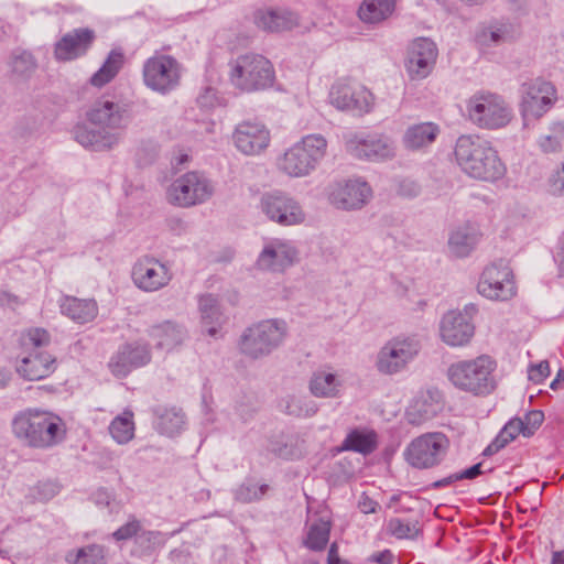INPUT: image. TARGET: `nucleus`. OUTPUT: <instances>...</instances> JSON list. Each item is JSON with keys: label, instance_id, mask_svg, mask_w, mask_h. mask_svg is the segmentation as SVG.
<instances>
[{"label": "nucleus", "instance_id": "nucleus-1", "mask_svg": "<svg viewBox=\"0 0 564 564\" xmlns=\"http://www.w3.org/2000/svg\"><path fill=\"white\" fill-rule=\"evenodd\" d=\"M86 118L99 129H89L85 124H78L74 128L73 133L80 145L94 151L108 150L117 145L122 130L129 121L126 106L109 99L95 101L86 112Z\"/></svg>", "mask_w": 564, "mask_h": 564}, {"label": "nucleus", "instance_id": "nucleus-2", "mask_svg": "<svg viewBox=\"0 0 564 564\" xmlns=\"http://www.w3.org/2000/svg\"><path fill=\"white\" fill-rule=\"evenodd\" d=\"M14 437L23 445L46 449L58 444L65 435L63 420L45 410L29 408L15 413L11 422Z\"/></svg>", "mask_w": 564, "mask_h": 564}, {"label": "nucleus", "instance_id": "nucleus-3", "mask_svg": "<svg viewBox=\"0 0 564 564\" xmlns=\"http://www.w3.org/2000/svg\"><path fill=\"white\" fill-rule=\"evenodd\" d=\"M454 153L460 169L475 180L496 182L506 173L498 152L479 137L460 135Z\"/></svg>", "mask_w": 564, "mask_h": 564}, {"label": "nucleus", "instance_id": "nucleus-4", "mask_svg": "<svg viewBox=\"0 0 564 564\" xmlns=\"http://www.w3.org/2000/svg\"><path fill=\"white\" fill-rule=\"evenodd\" d=\"M51 335L44 328H31L20 336L22 352L17 372L25 380L37 381L50 377L56 369V358L45 350Z\"/></svg>", "mask_w": 564, "mask_h": 564}, {"label": "nucleus", "instance_id": "nucleus-5", "mask_svg": "<svg viewBox=\"0 0 564 564\" xmlns=\"http://www.w3.org/2000/svg\"><path fill=\"white\" fill-rule=\"evenodd\" d=\"M228 79L241 93H256L271 88L275 70L269 58L262 54L248 52L228 62Z\"/></svg>", "mask_w": 564, "mask_h": 564}, {"label": "nucleus", "instance_id": "nucleus-6", "mask_svg": "<svg viewBox=\"0 0 564 564\" xmlns=\"http://www.w3.org/2000/svg\"><path fill=\"white\" fill-rule=\"evenodd\" d=\"M497 362L488 355L453 362L447 370L449 381L459 390L475 395H487L496 387Z\"/></svg>", "mask_w": 564, "mask_h": 564}, {"label": "nucleus", "instance_id": "nucleus-7", "mask_svg": "<svg viewBox=\"0 0 564 564\" xmlns=\"http://www.w3.org/2000/svg\"><path fill=\"white\" fill-rule=\"evenodd\" d=\"M327 153L322 134H307L289 148L278 160V167L290 177H305L317 169Z\"/></svg>", "mask_w": 564, "mask_h": 564}, {"label": "nucleus", "instance_id": "nucleus-8", "mask_svg": "<svg viewBox=\"0 0 564 564\" xmlns=\"http://www.w3.org/2000/svg\"><path fill=\"white\" fill-rule=\"evenodd\" d=\"M288 325L283 319H265L247 327L240 336L239 351L250 359L269 356L285 339Z\"/></svg>", "mask_w": 564, "mask_h": 564}, {"label": "nucleus", "instance_id": "nucleus-9", "mask_svg": "<svg viewBox=\"0 0 564 564\" xmlns=\"http://www.w3.org/2000/svg\"><path fill=\"white\" fill-rule=\"evenodd\" d=\"M468 118L473 124L485 130H498L507 127L513 112L505 98L495 93H477L467 101Z\"/></svg>", "mask_w": 564, "mask_h": 564}, {"label": "nucleus", "instance_id": "nucleus-10", "mask_svg": "<svg viewBox=\"0 0 564 564\" xmlns=\"http://www.w3.org/2000/svg\"><path fill=\"white\" fill-rule=\"evenodd\" d=\"M182 70L181 63L174 56L155 52L143 64V83L151 90L166 95L178 87Z\"/></svg>", "mask_w": 564, "mask_h": 564}, {"label": "nucleus", "instance_id": "nucleus-11", "mask_svg": "<svg viewBox=\"0 0 564 564\" xmlns=\"http://www.w3.org/2000/svg\"><path fill=\"white\" fill-rule=\"evenodd\" d=\"M519 93L520 113L524 126L543 117L557 99L553 84L542 78H532L522 83Z\"/></svg>", "mask_w": 564, "mask_h": 564}, {"label": "nucleus", "instance_id": "nucleus-12", "mask_svg": "<svg viewBox=\"0 0 564 564\" xmlns=\"http://www.w3.org/2000/svg\"><path fill=\"white\" fill-rule=\"evenodd\" d=\"M421 349L413 337L398 336L388 340L378 351L376 369L382 375L392 376L406 369Z\"/></svg>", "mask_w": 564, "mask_h": 564}, {"label": "nucleus", "instance_id": "nucleus-13", "mask_svg": "<svg viewBox=\"0 0 564 564\" xmlns=\"http://www.w3.org/2000/svg\"><path fill=\"white\" fill-rule=\"evenodd\" d=\"M449 447L444 433L431 432L415 437L406 447L405 457L415 468H432L441 464Z\"/></svg>", "mask_w": 564, "mask_h": 564}, {"label": "nucleus", "instance_id": "nucleus-14", "mask_svg": "<svg viewBox=\"0 0 564 564\" xmlns=\"http://www.w3.org/2000/svg\"><path fill=\"white\" fill-rule=\"evenodd\" d=\"M214 194L212 182L197 172L177 177L167 189V199L180 207H191L208 200Z\"/></svg>", "mask_w": 564, "mask_h": 564}, {"label": "nucleus", "instance_id": "nucleus-15", "mask_svg": "<svg viewBox=\"0 0 564 564\" xmlns=\"http://www.w3.org/2000/svg\"><path fill=\"white\" fill-rule=\"evenodd\" d=\"M259 209L270 221L283 227L300 225L305 220V213L301 204L281 191L262 194Z\"/></svg>", "mask_w": 564, "mask_h": 564}, {"label": "nucleus", "instance_id": "nucleus-16", "mask_svg": "<svg viewBox=\"0 0 564 564\" xmlns=\"http://www.w3.org/2000/svg\"><path fill=\"white\" fill-rule=\"evenodd\" d=\"M477 290L482 296L495 301H508L516 295L512 270L503 261L487 265L479 279Z\"/></svg>", "mask_w": 564, "mask_h": 564}, {"label": "nucleus", "instance_id": "nucleus-17", "mask_svg": "<svg viewBox=\"0 0 564 564\" xmlns=\"http://www.w3.org/2000/svg\"><path fill=\"white\" fill-rule=\"evenodd\" d=\"M134 285L143 292H156L167 286L173 279L171 269L153 257H143L132 267Z\"/></svg>", "mask_w": 564, "mask_h": 564}, {"label": "nucleus", "instance_id": "nucleus-18", "mask_svg": "<svg viewBox=\"0 0 564 564\" xmlns=\"http://www.w3.org/2000/svg\"><path fill=\"white\" fill-rule=\"evenodd\" d=\"M345 148L356 159L384 160L394 155L393 142L383 135L352 133L346 138Z\"/></svg>", "mask_w": 564, "mask_h": 564}, {"label": "nucleus", "instance_id": "nucleus-19", "mask_svg": "<svg viewBox=\"0 0 564 564\" xmlns=\"http://www.w3.org/2000/svg\"><path fill=\"white\" fill-rule=\"evenodd\" d=\"M269 129L258 120H245L238 123L232 141L238 151L246 155H258L270 144Z\"/></svg>", "mask_w": 564, "mask_h": 564}, {"label": "nucleus", "instance_id": "nucleus-20", "mask_svg": "<svg viewBox=\"0 0 564 564\" xmlns=\"http://www.w3.org/2000/svg\"><path fill=\"white\" fill-rule=\"evenodd\" d=\"M151 360V349L147 343L132 341L119 347L108 364L110 372L118 377H127L133 369L143 367Z\"/></svg>", "mask_w": 564, "mask_h": 564}, {"label": "nucleus", "instance_id": "nucleus-21", "mask_svg": "<svg viewBox=\"0 0 564 564\" xmlns=\"http://www.w3.org/2000/svg\"><path fill=\"white\" fill-rule=\"evenodd\" d=\"M330 104L339 110L364 115L371 110L373 105L372 94L362 86H351L337 83L329 93Z\"/></svg>", "mask_w": 564, "mask_h": 564}, {"label": "nucleus", "instance_id": "nucleus-22", "mask_svg": "<svg viewBox=\"0 0 564 564\" xmlns=\"http://www.w3.org/2000/svg\"><path fill=\"white\" fill-rule=\"evenodd\" d=\"M372 191L367 182L349 180L334 184L329 192V202L339 209H359L371 198Z\"/></svg>", "mask_w": 564, "mask_h": 564}, {"label": "nucleus", "instance_id": "nucleus-23", "mask_svg": "<svg viewBox=\"0 0 564 564\" xmlns=\"http://www.w3.org/2000/svg\"><path fill=\"white\" fill-rule=\"evenodd\" d=\"M253 23L263 32L282 33L299 28L301 17L286 7H268L254 11Z\"/></svg>", "mask_w": 564, "mask_h": 564}, {"label": "nucleus", "instance_id": "nucleus-24", "mask_svg": "<svg viewBox=\"0 0 564 564\" xmlns=\"http://www.w3.org/2000/svg\"><path fill=\"white\" fill-rule=\"evenodd\" d=\"M437 48L433 41L419 37L412 42L408 52L406 70L412 79L425 78L436 62Z\"/></svg>", "mask_w": 564, "mask_h": 564}, {"label": "nucleus", "instance_id": "nucleus-25", "mask_svg": "<svg viewBox=\"0 0 564 564\" xmlns=\"http://www.w3.org/2000/svg\"><path fill=\"white\" fill-rule=\"evenodd\" d=\"M96 34L91 29L79 28L64 34L54 45V56L57 61L68 62L87 54Z\"/></svg>", "mask_w": 564, "mask_h": 564}, {"label": "nucleus", "instance_id": "nucleus-26", "mask_svg": "<svg viewBox=\"0 0 564 564\" xmlns=\"http://www.w3.org/2000/svg\"><path fill=\"white\" fill-rule=\"evenodd\" d=\"M296 256L295 248L290 243L274 240L264 246L257 264L263 271L283 272L294 262Z\"/></svg>", "mask_w": 564, "mask_h": 564}, {"label": "nucleus", "instance_id": "nucleus-27", "mask_svg": "<svg viewBox=\"0 0 564 564\" xmlns=\"http://www.w3.org/2000/svg\"><path fill=\"white\" fill-rule=\"evenodd\" d=\"M440 332L444 343L457 347L470 341L475 326L460 312L451 311L443 316Z\"/></svg>", "mask_w": 564, "mask_h": 564}, {"label": "nucleus", "instance_id": "nucleus-28", "mask_svg": "<svg viewBox=\"0 0 564 564\" xmlns=\"http://www.w3.org/2000/svg\"><path fill=\"white\" fill-rule=\"evenodd\" d=\"M149 336L158 349L171 351L184 343L187 338V330L175 322L165 321L153 325L149 330Z\"/></svg>", "mask_w": 564, "mask_h": 564}, {"label": "nucleus", "instance_id": "nucleus-29", "mask_svg": "<svg viewBox=\"0 0 564 564\" xmlns=\"http://www.w3.org/2000/svg\"><path fill=\"white\" fill-rule=\"evenodd\" d=\"M440 134V127L434 122H421L406 128L402 144L409 151H420L432 145Z\"/></svg>", "mask_w": 564, "mask_h": 564}, {"label": "nucleus", "instance_id": "nucleus-30", "mask_svg": "<svg viewBox=\"0 0 564 564\" xmlns=\"http://www.w3.org/2000/svg\"><path fill=\"white\" fill-rule=\"evenodd\" d=\"M481 234L470 224L454 229L448 238V250L455 258H465L476 248Z\"/></svg>", "mask_w": 564, "mask_h": 564}, {"label": "nucleus", "instance_id": "nucleus-31", "mask_svg": "<svg viewBox=\"0 0 564 564\" xmlns=\"http://www.w3.org/2000/svg\"><path fill=\"white\" fill-rule=\"evenodd\" d=\"M61 313L77 324H86L94 321L98 314V305L95 300L77 299L65 295L59 303Z\"/></svg>", "mask_w": 564, "mask_h": 564}, {"label": "nucleus", "instance_id": "nucleus-32", "mask_svg": "<svg viewBox=\"0 0 564 564\" xmlns=\"http://www.w3.org/2000/svg\"><path fill=\"white\" fill-rule=\"evenodd\" d=\"M198 308L203 332L212 337L217 336L223 316L217 297L213 294L202 295L198 301Z\"/></svg>", "mask_w": 564, "mask_h": 564}, {"label": "nucleus", "instance_id": "nucleus-33", "mask_svg": "<svg viewBox=\"0 0 564 564\" xmlns=\"http://www.w3.org/2000/svg\"><path fill=\"white\" fill-rule=\"evenodd\" d=\"M395 2V0H364L359 7L358 15L365 23H381L392 15Z\"/></svg>", "mask_w": 564, "mask_h": 564}, {"label": "nucleus", "instance_id": "nucleus-34", "mask_svg": "<svg viewBox=\"0 0 564 564\" xmlns=\"http://www.w3.org/2000/svg\"><path fill=\"white\" fill-rule=\"evenodd\" d=\"M123 63V53L118 50H112L101 67L90 77V84L98 88L104 87L117 76Z\"/></svg>", "mask_w": 564, "mask_h": 564}, {"label": "nucleus", "instance_id": "nucleus-35", "mask_svg": "<svg viewBox=\"0 0 564 564\" xmlns=\"http://www.w3.org/2000/svg\"><path fill=\"white\" fill-rule=\"evenodd\" d=\"M376 448V432L358 429L350 431L341 444V449L352 451L364 455L372 453Z\"/></svg>", "mask_w": 564, "mask_h": 564}, {"label": "nucleus", "instance_id": "nucleus-36", "mask_svg": "<svg viewBox=\"0 0 564 564\" xmlns=\"http://www.w3.org/2000/svg\"><path fill=\"white\" fill-rule=\"evenodd\" d=\"M340 386L337 376L325 370L314 372L310 381V390L317 398L337 397Z\"/></svg>", "mask_w": 564, "mask_h": 564}, {"label": "nucleus", "instance_id": "nucleus-37", "mask_svg": "<svg viewBox=\"0 0 564 564\" xmlns=\"http://www.w3.org/2000/svg\"><path fill=\"white\" fill-rule=\"evenodd\" d=\"M518 435H523L521 417H513L506 423L495 440L484 449V456H491L498 453L512 442Z\"/></svg>", "mask_w": 564, "mask_h": 564}, {"label": "nucleus", "instance_id": "nucleus-38", "mask_svg": "<svg viewBox=\"0 0 564 564\" xmlns=\"http://www.w3.org/2000/svg\"><path fill=\"white\" fill-rule=\"evenodd\" d=\"M109 433L118 444H127L134 436L133 412L124 410L121 415L116 416L110 425Z\"/></svg>", "mask_w": 564, "mask_h": 564}, {"label": "nucleus", "instance_id": "nucleus-39", "mask_svg": "<svg viewBox=\"0 0 564 564\" xmlns=\"http://www.w3.org/2000/svg\"><path fill=\"white\" fill-rule=\"evenodd\" d=\"M330 533V521L323 518L310 524L305 545L312 551H322L326 547Z\"/></svg>", "mask_w": 564, "mask_h": 564}, {"label": "nucleus", "instance_id": "nucleus-40", "mask_svg": "<svg viewBox=\"0 0 564 564\" xmlns=\"http://www.w3.org/2000/svg\"><path fill=\"white\" fill-rule=\"evenodd\" d=\"M281 408L286 414L296 417L313 416L318 410L313 400L299 395H290L284 399L281 403Z\"/></svg>", "mask_w": 564, "mask_h": 564}, {"label": "nucleus", "instance_id": "nucleus-41", "mask_svg": "<svg viewBox=\"0 0 564 564\" xmlns=\"http://www.w3.org/2000/svg\"><path fill=\"white\" fill-rule=\"evenodd\" d=\"M158 430L167 436L180 433L185 424V415L180 409H165L158 417Z\"/></svg>", "mask_w": 564, "mask_h": 564}, {"label": "nucleus", "instance_id": "nucleus-42", "mask_svg": "<svg viewBox=\"0 0 564 564\" xmlns=\"http://www.w3.org/2000/svg\"><path fill=\"white\" fill-rule=\"evenodd\" d=\"M105 550L98 544H90L66 554V561L70 564H104Z\"/></svg>", "mask_w": 564, "mask_h": 564}, {"label": "nucleus", "instance_id": "nucleus-43", "mask_svg": "<svg viewBox=\"0 0 564 564\" xmlns=\"http://www.w3.org/2000/svg\"><path fill=\"white\" fill-rule=\"evenodd\" d=\"M438 411V406L426 399L415 400L406 410V420L412 425H421L422 423L433 419Z\"/></svg>", "mask_w": 564, "mask_h": 564}, {"label": "nucleus", "instance_id": "nucleus-44", "mask_svg": "<svg viewBox=\"0 0 564 564\" xmlns=\"http://www.w3.org/2000/svg\"><path fill=\"white\" fill-rule=\"evenodd\" d=\"M387 531L397 539H415L420 534L421 529L419 521L392 518L388 521Z\"/></svg>", "mask_w": 564, "mask_h": 564}, {"label": "nucleus", "instance_id": "nucleus-45", "mask_svg": "<svg viewBox=\"0 0 564 564\" xmlns=\"http://www.w3.org/2000/svg\"><path fill=\"white\" fill-rule=\"evenodd\" d=\"M511 37L510 28L507 24L482 29L476 36L477 42L484 46L498 45Z\"/></svg>", "mask_w": 564, "mask_h": 564}, {"label": "nucleus", "instance_id": "nucleus-46", "mask_svg": "<svg viewBox=\"0 0 564 564\" xmlns=\"http://www.w3.org/2000/svg\"><path fill=\"white\" fill-rule=\"evenodd\" d=\"M268 490V485L258 486L257 484L247 480L236 489L235 498L240 502L248 503L261 499Z\"/></svg>", "mask_w": 564, "mask_h": 564}, {"label": "nucleus", "instance_id": "nucleus-47", "mask_svg": "<svg viewBox=\"0 0 564 564\" xmlns=\"http://www.w3.org/2000/svg\"><path fill=\"white\" fill-rule=\"evenodd\" d=\"M552 133L540 138L539 145L544 153L558 152L564 141V123H555Z\"/></svg>", "mask_w": 564, "mask_h": 564}, {"label": "nucleus", "instance_id": "nucleus-48", "mask_svg": "<svg viewBox=\"0 0 564 564\" xmlns=\"http://www.w3.org/2000/svg\"><path fill=\"white\" fill-rule=\"evenodd\" d=\"M544 421V413L540 410L528 412L521 422L523 424V436L530 437L541 426Z\"/></svg>", "mask_w": 564, "mask_h": 564}, {"label": "nucleus", "instance_id": "nucleus-49", "mask_svg": "<svg viewBox=\"0 0 564 564\" xmlns=\"http://www.w3.org/2000/svg\"><path fill=\"white\" fill-rule=\"evenodd\" d=\"M549 187L554 196L564 197V162L551 174Z\"/></svg>", "mask_w": 564, "mask_h": 564}, {"label": "nucleus", "instance_id": "nucleus-50", "mask_svg": "<svg viewBox=\"0 0 564 564\" xmlns=\"http://www.w3.org/2000/svg\"><path fill=\"white\" fill-rule=\"evenodd\" d=\"M140 528H141L140 522L135 518H132L126 524H123L119 529H117L112 533V536L117 541H124V540H128V539H131L132 536H134L138 533V531L140 530Z\"/></svg>", "mask_w": 564, "mask_h": 564}, {"label": "nucleus", "instance_id": "nucleus-51", "mask_svg": "<svg viewBox=\"0 0 564 564\" xmlns=\"http://www.w3.org/2000/svg\"><path fill=\"white\" fill-rule=\"evenodd\" d=\"M550 375V365L546 360L532 365L529 368V379L534 383H541Z\"/></svg>", "mask_w": 564, "mask_h": 564}, {"label": "nucleus", "instance_id": "nucleus-52", "mask_svg": "<svg viewBox=\"0 0 564 564\" xmlns=\"http://www.w3.org/2000/svg\"><path fill=\"white\" fill-rule=\"evenodd\" d=\"M12 67L14 73L24 74L34 68V63L30 55L24 54L14 58Z\"/></svg>", "mask_w": 564, "mask_h": 564}, {"label": "nucleus", "instance_id": "nucleus-53", "mask_svg": "<svg viewBox=\"0 0 564 564\" xmlns=\"http://www.w3.org/2000/svg\"><path fill=\"white\" fill-rule=\"evenodd\" d=\"M394 555L390 550H383L378 553H373L369 561L377 564H393Z\"/></svg>", "mask_w": 564, "mask_h": 564}, {"label": "nucleus", "instance_id": "nucleus-54", "mask_svg": "<svg viewBox=\"0 0 564 564\" xmlns=\"http://www.w3.org/2000/svg\"><path fill=\"white\" fill-rule=\"evenodd\" d=\"M0 304L2 306H8L14 310L21 304V301L14 294H11L9 292H0Z\"/></svg>", "mask_w": 564, "mask_h": 564}, {"label": "nucleus", "instance_id": "nucleus-55", "mask_svg": "<svg viewBox=\"0 0 564 564\" xmlns=\"http://www.w3.org/2000/svg\"><path fill=\"white\" fill-rule=\"evenodd\" d=\"M481 466V463H478L463 471L457 473L459 480L475 479L476 477L482 474Z\"/></svg>", "mask_w": 564, "mask_h": 564}, {"label": "nucleus", "instance_id": "nucleus-56", "mask_svg": "<svg viewBox=\"0 0 564 564\" xmlns=\"http://www.w3.org/2000/svg\"><path fill=\"white\" fill-rule=\"evenodd\" d=\"M358 507L361 512L369 514V513H373L377 511L378 503L368 497H362L359 500Z\"/></svg>", "mask_w": 564, "mask_h": 564}, {"label": "nucleus", "instance_id": "nucleus-57", "mask_svg": "<svg viewBox=\"0 0 564 564\" xmlns=\"http://www.w3.org/2000/svg\"><path fill=\"white\" fill-rule=\"evenodd\" d=\"M40 492L43 494L44 499H50L58 492V487L54 482H41L39 485Z\"/></svg>", "mask_w": 564, "mask_h": 564}, {"label": "nucleus", "instance_id": "nucleus-58", "mask_svg": "<svg viewBox=\"0 0 564 564\" xmlns=\"http://www.w3.org/2000/svg\"><path fill=\"white\" fill-rule=\"evenodd\" d=\"M113 499V496L111 492H109L108 490L106 489H99L96 494H95V501L97 505L99 506H109L110 502L112 501Z\"/></svg>", "mask_w": 564, "mask_h": 564}, {"label": "nucleus", "instance_id": "nucleus-59", "mask_svg": "<svg viewBox=\"0 0 564 564\" xmlns=\"http://www.w3.org/2000/svg\"><path fill=\"white\" fill-rule=\"evenodd\" d=\"M458 480H459V478H458V474H457V473H455V474L449 475L448 477H445V478H443V479H440V480L435 481V482L433 484V486H434L435 488L446 487V486H449V485H452L453 482L458 481Z\"/></svg>", "mask_w": 564, "mask_h": 564}, {"label": "nucleus", "instance_id": "nucleus-60", "mask_svg": "<svg viewBox=\"0 0 564 564\" xmlns=\"http://www.w3.org/2000/svg\"><path fill=\"white\" fill-rule=\"evenodd\" d=\"M337 562H343V560L339 558L338 553H337V546L334 543L329 547L327 563L328 564H337Z\"/></svg>", "mask_w": 564, "mask_h": 564}, {"label": "nucleus", "instance_id": "nucleus-61", "mask_svg": "<svg viewBox=\"0 0 564 564\" xmlns=\"http://www.w3.org/2000/svg\"><path fill=\"white\" fill-rule=\"evenodd\" d=\"M478 312V308L475 304H467L465 307H464V312L462 313L466 318L467 321L471 319L474 315H476Z\"/></svg>", "mask_w": 564, "mask_h": 564}, {"label": "nucleus", "instance_id": "nucleus-62", "mask_svg": "<svg viewBox=\"0 0 564 564\" xmlns=\"http://www.w3.org/2000/svg\"><path fill=\"white\" fill-rule=\"evenodd\" d=\"M564 381V371L560 370L556 378L551 382L550 388L556 390L561 382Z\"/></svg>", "mask_w": 564, "mask_h": 564}, {"label": "nucleus", "instance_id": "nucleus-63", "mask_svg": "<svg viewBox=\"0 0 564 564\" xmlns=\"http://www.w3.org/2000/svg\"><path fill=\"white\" fill-rule=\"evenodd\" d=\"M551 564H564V551L554 552Z\"/></svg>", "mask_w": 564, "mask_h": 564}, {"label": "nucleus", "instance_id": "nucleus-64", "mask_svg": "<svg viewBox=\"0 0 564 564\" xmlns=\"http://www.w3.org/2000/svg\"><path fill=\"white\" fill-rule=\"evenodd\" d=\"M8 380H9V378H8L7 373L3 370H0V388L6 387L8 383Z\"/></svg>", "mask_w": 564, "mask_h": 564}]
</instances>
